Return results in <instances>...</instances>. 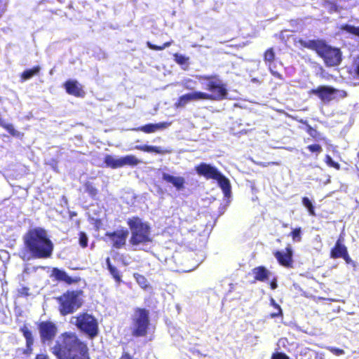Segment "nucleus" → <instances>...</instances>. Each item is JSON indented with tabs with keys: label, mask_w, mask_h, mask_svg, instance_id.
<instances>
[{
	"label": "nucleus",
	"mask_w": 359,
	"mask_h": 359,
	"mask_svg": "<svg viewBox=\"0 0 359 359\" xmlns=\"http://www.w3.org/2000/svg\"><path fill=\"white\" fill-rule=\"evenodd\" d=\"M52 353L57 359H90L87 344L75 332L63 333L61 343L54 345Z\"/></svg>",
	"instance_id": "1"
},
{
	"label": "nucleus",
	"mask_w": 359,
	"mask_h": 359,
	"mask_svg": "<svg viewBox=\"0 0 359 359\" xmlns=\"http://www.w3.org/2000/svg\"><path fill=\"white\" fill-rule=\"evenodd\" d=\"M127 224L130 231L128 242L133 250L148 251L154 241L149 222L134 216L128 219Z\"/></svg>",
	"instance_id": "2"
},
{
	"label": "nucleus",
	"mask_w": 359,
	"mask_h": 359,
	"mask_svg": "<svg viewBox=\"0 0 359 359\" xmlns=\"http://www.w3.org/2000/svg\"><path fill=\"white\" fill-rule=\"evenodd\" d=\"M25 244L34 258L46 259L53 254V244L43 228L29 229L26 234Z\"/></svg>",
	"instance_id": "3"
},
{
	"label": "nucleus",
	"mask_w": 359,
	"mask_h": 359,
	"mask_svg": "<svg viewBox=\"0 0 359 359\" xmlns=\"http://www.w3.org/2000/svg\"><path fill=\"white\" fill-rule=\"evenodd\" d=\"M130 329L132 337L135 338H147L149 337V340L151 341L154 338V331L152 333L150 332L151 321L149 310L145 308H135L131 317Z\"/></svg>",
	"instance_id": "4"
},
{
	"label": "nucleus",
	"mask_w": 359,
	"mask_h": 359,
	"mask_svg": "<svg viewBox=\"0 0 359 359\" xmlns=\"http://www.w3.org/2000/svg\"><path fill=\"white\" fill-rule=\"evenodd\" d=\"M199 81H205V89L209 93L203 92L205 100L220 101L226 99L228 95L226 85L223 83L217 74L198 75Z\"/></svg>",
	"instance_id": "5"
},
{
	"label": "nucleus",
	"mask_w": 359,
	"mask_h": 359,
	"mask_svg": "<svg viewBox=\"0 0 359 359\" xmlns=\"http://www.w3.org/2000/svg\"><path fill=\"white\" fill-rule=\"evenodd\" d=\"M196 172L206 180H214L218 183L225 197H229L231 194V187L229 180L224 176L216 167L201 163L194 167Z\"/></svg>",
	"instance_id": "6"
},
{
	"label": "nucleus",
	"mask_w": 359,
	"mask_h": 359,
	"mask_svg": "<svg viewBox=\"0 0 359 359\" xmlns=\"http://www.w3.org/2000/svg\"><path fill=\"white\" fill-rule=\"evenodd\" d=\"M83 290H67L57 297L58 310L62 316L73 313L82 306Z\"/></svg>",
	"instance_id": "7"
},
{
	"label": "nucleus",
	"mask_w": 359,
	"mask_h": 359,
	"mask_svg": "<svg viewBox=\"0 0 359 359\" xmlns=\"http://www.w3.org/2000/svg\"><path fill=\"white\" fill-rule=\"evenodd\" d=\"M74 319V324L77 329L84 334L88 339H93L99 333V326L97 319L91 314L87 312L79 313L73 316Z\"/></svg>",
	"instance_id": "8"
},
{
	"label": "nucleus",
	"mask_w": 359,
	"mask_h": 359,
	"mask_svg": "<svg viewBox=\"0 0 359 359\" xmlns=\"http://www.w3.org/2000/svg\"><path fill=\"white\" fill-rule=\"evenodd\" d=\"M317 55L323 59L325 66H338L342 60V53L338 48L332 47L325 41L320 40L316 51Z\"/></svg>",
	"instance_id": "9"
},
{
	"label": "nucleus",
	"mask_w": 359,
	"mask_h": 359,
	"mask_svg": "<svg viewBox=\"0 0 359 359\" xmlns=\"http://www.w3.org/2000/svg\"><path fill=\"white\" fill-rule=\"evenodd\" d=\"M308 94L309 96H317L324 103H329L336 98H345L347 96L345 90H339L330 86H319L316 88L309 90Z\"/></svg>",
	"instance_id": "10"
},
{
	"label": "nucleus",
	"mask_w": 359,
	"mask_h": 359,
	"mask_svg": "<svg viewBox=\"0 0 359 359\" xmlns=\"http://www.w3.org/2000/svg\"><path fill=\"white\" fill-rule=\"evenodd\" d=\"M128 236V231L123 227L113 231H107L104 233L105 241L109 242L111 247L115 249L124 248Z\"/></svg>",
	"instance_id": "11"
},
{
	"label": "nucleus",
	"mask_w": 359,
	"mask_h": 359,
	"mask_svg": "<svg viewBox=\"0 0 359 359\" xmlns=\"http://www.w3.org/2000/svg\"><path fill=\"white\" fill-rule=\"evenodd\" d=\"M38 329L41 340L43 343H50L55 339L57 329L55 324L51 321H42L39 323Z\"/></svg>",
	"instance_id": "12"
},
{
	"label": "nucleus",
	"mask_w": 359,
	"mask_h": 359,
	"mask_svg": "<svg viewBox=\"0 0 359 359\" xmlns=\"http://www.w3.org/2000/svg\"><path fill=\"white\" fill-rule=\"evenodd\" d=\"M273 255L280 266L287 269L293 268V252L290 245L285 248L284 252L276 250Z\"/></svg>",
	"instance_id": "13"
},
{
	"label": "nucleus",
	"mask_w": 359,
	"mask_h": 359,
	"mask_svg": "<svg viewBox=\"0 0 359 359\" xmlns=\"http://www.w3.org/2000/svg\"><path fill=\"white\" fill-rule=\"evenodd\" d=\"M205 100L202 91H194L180 96L175 103L176 108H182L188 103L194 101Z\"/></svg>",
	"instance_id": "14"
},
{
	"label": "nucleus",
	"mask_w": 359,
	"mask_h": 359,
	"mask_svg": "<svg viewBox=\"0 0 359 359\" xmlns=\"http://www.w3.org/2000/svg\"><path fill=\"white\" fill-rule=\"evenodd\" d=\"M64 87L69 95L74 97H83L86 95V92L83 90L82 85L76 80L66 81L64 83Z\"/></svg>",
	"instance_id": "15"
},
{
	"label": "nucleus",
	"mask_w": 359,
	"mask_h": 359,
	"mask_svg": "<svg viewBox=\"0 0 359 359\" xmlns=\"http://www.w3.org/2000/svg\"><path fill=\"white\" fill-rule=\"evenodd\" d=\"M276 59V53L273 48H267L263 54V60L265 64L268 66L271 74L276 78L282 79L283 76L280 73L272 69V65Z\"/></svg>",
	"instance_id": "16"
},
{
	"label": "nucleus",
	"mask_w": 359,
	"mask_h": 359,
	"mask_svg": "<svg viewBox=\"0 0 359 359\" xmlns=\"http://www.w3.org/2000/svg\"><path fill=\"white\" fill-rule=\"evenodd\" d=\"M162 180L172 186L177 191H182L185 188L186 180L182 176H174L167 172H163Z\"/></svg>",
	"instance_id": "17"
},
{
	"label": "nucleus",
	"mask_w": 359,
	"mask_h": 359,
	"mask_svg": "<svg viewBox=\"0 0 359 359\" xmlns=\"http://www.w3.org/2000/svg\"><path fill=\"white\" fill-rule=\"evenodd\" d=\"M52 276L57 281H62L68 285L78 283L80 280L79 278H72L69 276L68 274L65 271L57 268H53V269L52 270Z\"/></svg>",
	"instance_id": "18"
},
{
	"label": "nucleus",
	"mask_w": 359,
	"mask_h": 359,
	"mask_svg": "<svg viewBox=\"0 0 359 359\" xmlns=\"http://www.w3.org/2000/svg\"><path fill=\"white\" fill-rule=\"evenodd\" d=\"M170 126V122H160L158 123H148L144 126H142L137 129V131H141L144 133H153L158 130H163Z\"/></svg>",
	"instance_id": "19"
},
{
	"label": "nucleus",
	"mask_w": 359,
	"mask_h": 359,
	"mask_svg": "<svg viewBox=\"0 0 359 359\" xmlns=\"http://www.w3.org/2000/svg\"><path fill=\"white\" fill-rule=\"evenodd\" d=\"M254 282H266L269 279L270 271L264 266H259L252 269Z\"/></svg>",
	"instance_id": "20"
},
{
	"label": "nucleus",
	"mask_w": 359,
	"mask_h": 359,
	"mask_svg": "<svg viewBox=\"0 0 359 359\" xmlns=\"http://www.w3.org/2000/svg\"><path fill=\"white\" fill-rule=\"evenodd\" d=\"M347 251L346 246L342 243L340 239H338L330 250V257L334 259L341 258Z\"/></svg>",
	"instance_id": "21"
},
{
	"label": "nucleus",
	"mask_w": 359,
	"mask_h": 359,
	"mask_svg": "<svg viewBox=\"0 0 359 359\" xmlns=\"http://www.w3.org/2000/svg\"><path fill=\"white\" fill-rule=\"evenodd\" d=\"M320 40L321 39H311L306 41L303 39H298L294 41V44H299L300 48H308L316 52Z\"/></svg>",
	"instance_id": "22"
},
{
	"label": "nucleus",
	"mask_w": 359,
	"mask_h": 359,
	"mask_svg": "<svg viewBox=\"0 0 359 359\" xmlns=\"http://www.w3.org/2000/svg\"><path fill=\"white\" fill-rule=\"evenodd\" d=\"M135 148L138 150H140L144 152L148 153H155L157 154H165L168 152L165 149L161 148V147L152 146V145H137Z\"/></svg>",
	"instance_id": "23"
},
{
	"label": "nucleus",
	"mask_w": 359,
	"mask_h": 359,
	"mask_svg": "<svg viewBox=\"0 0 359 359\" xmlns=\"http://www.w3.org/2000/svg\"><path fill=\"white\" fill-rule=\"evenodd\" d=\"M24 337L26 339V349L24 350V353L30 354L32 352V346L34 344V337L32 333L27 329L24 327Z\"/></svg>",
	"instance_id": "24"
},
{
	"label": "nucleus",
	"mask_w": 359,
	"mask_h": 359,
	"mask_svg": "<svg viewBox=\"0 0 359 359\" xmlns=\"http://www.w3.org/2000/svg\"><path fill=\"white\" fill-rule=\"evenodd\" d=\"M140 161L133 155H127L120 158V168L126 165L135 166L140 163Z\"/></svg>",
	"instance_id": "25"
},
{
	"label": "nucleus",
	"mask_w": 359,
	"mask_h": 359,
	"mask_svg": "<svg viewBox=\"0 0 359 359\" xmlns=\"http://www.w3.org/2000/svg\"><path fill=\"white\" fill-rule=\"evenodd\" d=\"M104 166L112 169L120 168V158H115L111 155L107 154L104 158Z\"/></svg>",
	"instance_id": "26"
},
{
	"label": "nucleus",
	"mask_w": 359,
	"mask_h": 359,
	"mask_svg": "<svg viewBox=\"0 0 359 359\" xmlns=\"http://www.w3.org/2000/svg\"><path fill=\"white\" fill-rule=\"evenodd\" d=\"M106 262L107 265V269L109 270L110 274L112 276L115 281L119 284L121 282V275L120 274L119 271L111 264L109 257L106 259Z\"/></svg>",
	"instance_id": "27"
},
{
	"label": "nucleus",
	"mask_w": 359,
	"mask_h": 359,
	"mask_svg": "<svg viewBox=\"0 0 359 359\" xmlns=\"http://www.w3.org/2000/svg\"><path fill=\"white\" fill-rule=\"evenodd\" d=\"M41 67L39 65L34 66L30 69H27L24 71V80L30 79L34 76H39L41 72Z\"/></svg>",
	"instance_id": "28"
},
{
	"label": "nucleus",
	"mask_w": 359,
	"mask_h": 359,
	"mask_svg": "<svg viewBox=\"0 0 359 359\" xmlns=\"http://www.w3.org/2000/svg\"><path fill=\"white\" fill-rule=\"evenodd\" d=\"M84 188L86 192L93 198L95 199L98 195L99 191L96 187L90 182H86L84 183Z\"/></svg>",
	"instance_id": "29"
},
{
	"label": "nucleus",
	"mask_w": 359,
	"mask_h": 359,
	"mask_svg": "<svg viewBox=\"0 0 359 359\" xmlns=\"http://www.w3.org/2000/svg\"><path fill=\"white\" fill-rule=\"evenodd\" d=\"M134 278L137 283V284L143 289L146 290L149 287V285L147 281V279L144 276L140 273H135Z\"/></svg>",
	"instance_id": "30"
},
{
	"label": "nucleus",
	"mask_w": 359,
	"mask_h": 359,
	"mask_svg": "<svg viewBox=\"0 0 359 359\" xmlns=\"http://www.w3.org/2000/svg\"><path fill=\"white\" fill-rule=\"evenodd\" d=\"M270 304L271 306H273L274 309H276V311L270 313L269 316L272 318L282 316H283L282 309H281L280 305L278 304H277L273 298H271L270 299Z\"/></svg>",
	"instance_id": "31"
},
{
	"label": "nucleus",
	"mask_w": 359,
	"mask_h": 359,
	"mask_svg": "<svg viewBox=\"0 0 359 359\" xmlns=\"http://www.w3.org/2000/svg\"><path fill=\"white\" fill-rule=\"evenodd\" d=\"M306 125L305 130L306 132L314 140H320V133L315 128H313L311 125H309L306 121L304 122Z\"/></svg>",
	"instance_id": "32"
},
{
	"label": "nucleus",
	"mask_w": 359,
	"mask_h": 359,
	"mask_svg": "<svg viewBox=\"0 0 359 359\" xmlns=\"http://www.w3.org/2000/svg\"><path fill=\"white\" fill-rule=\"evenodd\" d=\"M173 57H174L175 61L178 65H182H182H187V66L189 65V57H186L182 54L177 53H175L173 55Z\"/></svg>",
	"instance_id": "33"
},
{
	"label": "nucleus",
	"mask_w": 359,
	"mask_h": 359,
	"mask_svg": "<svg viewBox=\"0 0 359 359\" xmlns=\"http://www.w3.org/2000/svg\"><path fill=\"white\" fill-rule=\"evenodd\" d=\"M306 149L309 151V152L312 154H315L316 157L323 151V148L321 145L319 144H309L306 147Z\"/></svg>",
	"instance_id": "34"
},
{
	"label": "nucleus",
	"mask_w": 359,
	"mask_h": 359,
	"mask_svg": "<svg viewBox=\"0 0 359 359\" xmlns=\"http://www.w3.org/2000/svg\"><path fill=\"white\" fill-rule=\"evenodd\" d=\"M172 43V41H170L165 42L161 46H157V45L153 44L150 41H147V46L148 48H149L150 49L154 50H162L164 48L169 47Z\"/></svg>",
	"instance_id": "35"
},
{
	"label": "nucleus",
	"mask_w": 359,
	"mask_h": 359,
	"mask_svg": "<svg viewBox=\"0 0 359 359\" xmlns=\"http://www.w3.org/2000/svg\"><path fill=\"white\" fill-rule=\"evenodd\" d=\"M290 236L294 242H300L302 241V228L297 227L294 229L290 233Z\"/></svg>",
	"instance_id": "36"
},
{
	"label": "nucleus",
	"mask_w": 359,
	"mask_h": 359,
	"mask_svg": "<svg viewBox=\"0 0 359 359\" xmlns=\"http://www.w3.org/2000/svg\"><path fill=\"white\" fill-rule=\"evenodd\" d=\"M324 161L329 167L334 168L337 170L341 169L340 164L338 162L334 161L332 157L328 154L325 155Z\"/></svg>",
	"instance_id": "37"
},
{
	"label": "nucleus",
	"mask_w": 359,
	"mask_h": 359,
	"mask_svg": "<svg viewBox=\"0 0 359 359\" xmlns=\"http://www.w3.org/2000/svg\"><path fill=\"white\" fill-rule=\"evenodd\" d=\"M302 204L308 209L309 214L312 216H315V210L314 206L313 205L311 201L307 197L302 198Z\"/></svg>",
	"instance_id": "38"
},
{
	"label": "nucleus",
	"mask_w": 359,
	"mask_h": 359,
	"mask_svg": "<svg viewBox=\"0 0 359 359\" xmlns=\"http://www.w3.org/2000/svg\"><path fill=\"white\" fill-rule=\"evenodd\" d=\"M342 29L359 37V27H355L350 25H344L342 27Z\"/></svg>",
	"instance_id": "39"
},
{
	"label": "nucleus",
	"mask_w": 359,
	"mask_h": 359,
	"mask_svg": "<svg viewBox=\"0 0 359 359\" xmlns=\"http://www.w3.org/2000/svg\"><path fill=\"white\" fill-rule=\"evenodd\" d=\"M79 235V245L83 248H86L88 246V238L87 237V235L86 234L85 232H83V231H81Z\"/></svg>",
	"instance_id": "40"
},
{
	"label": "nucleus",
	"mask_w": 359,
	"mask_h": 359,
	"mask_svg": "<svg viewBox=\"0 0 359 359\" xmlns=\"http://www.w3.org/2000/svg\"><path fill=\"white\" fill-rule=\"evenodd\" d=\"M0 126L5 128L11 135H15V130L13 128V126L12 124L6 123L3 118H2V123L0 124Z\"/></svg>",
	"instance_id": "41"
},
{
	"label": "nucleus",
	"mask_w": 359,
	"mask_h": 359,
	"mask_svg": "<svg viewBox=\"0 0 359 359\" xmlns=\"http://www.w3.org/2000/svg\"><path fill=\"white\" fill-rule=\"evenodd\" d=\"M271 359H290V358L285 353L275 352L272 354Z\"/></svg>",
	"instance_id": "42"
},
{
	"label": "nucleus",
	"mask_w": 359,
	"mask_h": 359,
	"mask_svg": "<svg viewBox=\"0 0 359 359\" xmlns=\"http://www.w3.org/2000/svg\"><path fill=\"white\" fill-rule=\"evenodd\" d=\"M341 258H342L346 264H352L353 266H355V263L350 257L348 251Z\"/></svg>",
	"instance_id": "43"
},
{
	"label": "nucleus",
	"mask_w": 359,
	"mask_h": 359,
	"mask_svg": "<svg viewBox=\"0 0 359 359\" xmlns=\"http://www.w3.org/2000/svg\"><path fill=\"white\" fill-rule=\"evenodd\" d=\"M330 351L336 355H341L344 354V351L339 348L330 347L328 348Z\"/></svg>",
	"instance_id": "44"
},
{
	"label": "nucleus",
	"mask_w": 359,
	"mask_h": 359,
	"mask_svg": "<svg viewBox=\"0 0 359 359\" xmlns=\"http://www.w3.org/2000/svg\"><path fill=\"white\" fill-rule=\"evenodd\" d=\"M119 359H137V358H134L128 351L123 350Z\"/></svg>",
	"instance_id": "45"
},
{
	"label": "nucleus",
	"mask_w": 359,
	"mask_h": 359,
	"mask_svg": "<svg viewBox=\"0 0 359 359\" xmlns=\"http://www.w3.org/2000/svg\"><path fill=\"white\" fill-rule=\"evenodd\" d=\"M196 82L191 79H187L184 83V87L187 90H192V87L189 86L190 83H195Z\"/></svg>",
	"instance_id": "46"
},
{
	"label": "nucleus",
	"mask_w": 359,
	"mask_h": 359,
	"mask_svg": "<svg viewBox=\"0 0 359 359\" xmlns=\"http://www.w3.org/2000/svg\"><path fill=\"white\" fill-rule=\"evenodd\" d=\"M270 287L271 290H275L278 287V284H277V280H276V278H273L271 282H270Z\"/></svg>",
	"instance_id": "47"
},
{
	"label": "nucleus",
	"mask_w": 359,
	"mask_h": 359,
	"mask_svg": "<svg viewBox=\"0 0 359 359\" xmlns=\"http://www.w3.org/2000/svg\"><path fill=\"white\" fill-rule=\"evenodd\" d=\"M35 359H49L48 355L45 354H37Z\"/></svg>",
	"instance_id": "48"
},
{
	"label": "nucleus",
	"mask_w": 359,
	"mask_h": 359,
	"mask_svg": "<svg viewBox=\"0 0 359 359\" xmlns=\"http://www.w3.org/2000/svg\"><path fill=\"white\" fill-rule=\"evenodd\" d=\"M260 167H267L270 165V163L269 162H259L257 163Z\"/></svg>",
	"instance_id": "49"
},
{
	"label": "nucleus",
	"mask_w": 359,
	"mask_h": 359,
	"mask_svg": "<svg viewBox=\"0 0 359 359\" xmlns=\"http://www.w3.org/2000/svg\"><path fill=\"white\" fill-rule=\"evenodd\" d=\"M270 163V165H279L280 163L276 162V161H270L269 162Z\"/></svg>",
	"instance_id": "50"
},
{
	"label": "nucleus",
	"mask_w": 359,
	"mask_h": 359,
	"mask_svg": "<svg viewBox=\"0 0 359 359\" xmlns=\"http://www.w3.org/2000/svg\"><path fill=\"white\" fill-rule=\"evenodd\" d=\"M0 252H2V253H6V251H4V250H1Z\"/></svg>",
	"instance_id": "51"
},
{
	"label": "nucleus",
	"mask_w": 359,
	"mask_h": 359,
	"mask_svg": "<svg viewBox=\"0 0 359 359\" xmlns=\"http://www.w3.org/2000/svg\"><path fill=\"white\" fill-rule=\"evenodd\" d=\"M1 100H2V98L0 97V102H1Z\"/></svg>",
	"instance_id": "52"
}]
</instances>
